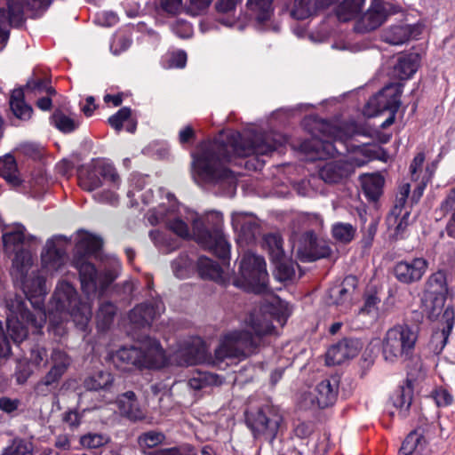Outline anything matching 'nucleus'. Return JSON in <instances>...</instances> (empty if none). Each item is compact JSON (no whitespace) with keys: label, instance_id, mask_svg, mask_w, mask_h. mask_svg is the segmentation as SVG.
Returning a JSON list of instances; mask_svg holds the SVG:
<instances>
[{"label":"nucleus","instance_id":"obj_1","mask_svg":"<svg viewBox=\"0 0 455 455\" xmlns=\"http://www.w3.org/2000/svg\"><path fill=\"white\" fill-rule=\"evenodd\" d=\"M262 311L251 313L246 321L252 332L234 331L225 334L213 355L208 354L207 347L201 338L191 337L167 357L159 341L148 337L139 346L121 347L115 354L114 360L140 370H161L166 366L188 367L196 364L220 368L224 364L223 367H229L254 353L261 338L274 332L275 328L267 314L283 325L291 314V307L284 300L273 296L271 301L263 306Z\"/></svg>","mask_w":455,"mask_h":455},{"label":"nucleus","instance_id":"obj_2","mask_svg":"<svg viewBox=\"0 0 455 455\" xmlns=\"http://www.w3.org/2000/svg\"><path fill=\"white\" fill-rule=\"evenodd\" d=\"M213 226L209 228L197 213L185 206L172 203L169 209L160 206L148 217L152 225L164 222L170 230L181 238L190 236L187 222H191L196 241L204 248L210 250L221 259V265L212 259L201 256L197 259V269L203 278L213 280L226 285L232 280L234 286L253 293H266L268 291V274L265 259L251 251H246L241 258L239 275L233 276L229 267L230 244L221 230L222 216L212 212Z\"/></svg>","mask_w":455,"mask_h":455},{"label":"nucleus","instance_id":"obj_3","mask_svg":"<svg viewBox=\"0 0 455 455\" xmlns=\"http://www.w3.org/2000/svg\"><path fill=\"white\" fill-rule=\"evenodd\" d=\"M26 228L16 224L3 234L4 250L15 253L12 259V275L19 283L26 298L34 307L30 312L25 300L20 295H9L5 299L7 332L14 344L20 345L28 335V329L39 332L46 322V313L44 310V299L47 294L45 280L30 271L34 264L31 252L20 249L27 239Z\"/></svg>","mask_w":455,"mask_h":455},{"label":"nucleus","instance_id":"obj_4","mask_svg":"<svg viewBox=\"0 0 455 455\" xmlns=\"http://www.w3.org/2000/svg\"><path fill=\"white\" fill-rule=\"evenodd\" d=\"M286 140L280 134L249 133L242 135L231 132L220 135L212 141L200 144L192 154V175L200 185H220L235 189L236 179L234 173L224 166L233 156L246 157L251 155H267L277 150Z\"/></svg>","mask_w":455,"mask_h":455},{"label":"nucleus","instance_id":"obj_5","mask_svg":"<svg viewBox=\"0 0 455 455\" xmlns=\"http://www.w3.org/2000/svg\"><path fill=\"white\" fill-rule=\"evenodd\" d=\"M76 252L73 265L78 270L81 286L87 299L95 297L116 278L119 268L118 261L113 262L111 269L99 274L94 266L87 259V256L96 252L101 246V239L91 233L81 230L76 235Z\"/></svg>","mask_w":455,"mask_h":455},{"label":"nucleus","instance_id":"obj_6","mask_svg":"<svg viewBox=\"0 0 455 455\" xmlns=\"http://www.w3.org/2000/svg\"><path fill=\"white\" fill-rule=\"evenodd\" d=\"M50 328L58 335L64 333L61 324L70 318L81 330H84L92 317V307L81 301L75 287L66 282L58 283L48 309Z\"/></svg>","mask_w":455,"mask_h":455},{"label":"nucleus","instance_id":"obj_7","mask_svg":"<svg viewBox=\"0 0 455 455\" xmlns=\"http://www.w3.org/2000/svg\"><path fill=\"white\" fill-rule=\"evenodd\" d=\"M379 157V148L375 145L358 147L354 155L347 159L325 163L319 168V176L326 183H338L347 179L355 167H361L369 161Z\"/></svg>","mask_w":455,"mask_h":455},{"label":"nucleus","instance_id":"obj_8","mask_svg":"<svg viewBox=\"0 0 455 455\" xmlns=\"http://www.w3.org/2000/svg\"><path fill=\"white\" fill-rule=\"evenodd\" d=\"M243 415L244 423L254 440L274 442L283 419L277 409L265 404L248 408Z\"/></svg>","mask_w":455,"mask_h":455},{"label":"nucleus","instance_id":"obj_9","mask_svg":"<svg viewBox=\"0 0 455 455\" xmlns=\"http://www.w3.org/2000/svg\"><path fill=\"white\" fill-rule=\"evenodd\" d=\"M0 0V49L9 38L10 27H20L24 19V9L37 13L45 11L51 0Z\"/></svg>","mask_w":455,"mask_h":455},{"label":"nucleus","instance_id":"obj_10","mask_svg":"<svg viewBox=\"0 0 455 455\" xmlns=\"http://www.w3.org/2000/svg\"><path fill=\"white\" fill-rule=\"evenodd\" d=\"M418 336L407 324L389 328L382 339L381 349L386 361L395 363L411 358Z\"/></svg>","mask_w":455,"mask_h":455},{"label":"nucleus","instance_id":"obj_11","mask_svg":"<svg viewBox=\"0 0 455 455\" xmlns=\"http://www.w3.org/2000/svg\"><path fill=\"white\" fill-rule=\"evenodd\" d=\"M101 179L108 181L113 188H118L120 178L112 164L96 163L92 165L84 166L79 170L78 183L86 191H93L101 186Z\"/></svg>","mask_w":455,"mask_h":455},{"label":"nucleus","instance_id":"obj_12","mask_svg":"<svg viewBox=\"0 0 455 455\" xmlns=\"http://www.w3.org/2000/svg\"><path fill=\"white\" fill-rule=\"evenodd\" d=\"M68 241L63 235L48 239L41 253L42 268L51 275L60 271L67 264L68 256L65 243Z\"/></svg>","mask_w":455,"mask_h":455},{"label":"nucleus","instance_id":"obj_13","mask_svg":"<svg viewBox=\"0 0 455 455\" xmlns=\"http://www.w3.org/2000/svg\"><path fill=\"white\" fill-rule=\"evenodd\" d=\"M329 132L331 133L330 140L329 138L321 139L313 137L311 140L305 141L302 144V148L306 151L315 153L313 159H323L328 156H334L339 151L337 144L347 148L346 141L347 135L343 133L339 129L335 127H329Z\"/></svg>","mask_w":455,"mask_h":455},{"label":"nucleus","instance_id":"obj_14","mask_svg":"<svg viewBox=\"0 0 455 455\" xmlns=\"http://www.w3.org/2000/svg\"><path fill=\"white\" fill-rule=\"evenodd\" d=\"M331 248L325 241L319 240L312 231L305 232L297 243V255L302 261H315L331 254Z\"/></svg>","mask_w":455,"mask_h":455},{"label":"nucleus","instance_id":"obj_15","mask_svg":"<svg viewBox=\"0 0 455 455\" xmlns=\"http://www.w3.org/2000/svg\"><path fill=\"white\" fill-rule=\"evenodd\" d=\"M402 92L403 88L400 84L395 83L385 86L369 100L367 107L373 108L369 114L378 115L386 110L397 112L401 104Z\"/></svg>","mask_w":455,"mask_h":455},{"label":"nucleus","instance_id":"obj_16","mask_svg":"<svg viewBox=\"0 0 455 455\" xmlns=\"http://www.w3.org/2000/svg\"><path fill=\"white\" fill-rule=\"evenodd\" d=\"M425 155L422 152L418 153L413 158L410 165V172L411 176V181L413 183V193L411 200L413 203H417L422 196L423 192L431 180L435 166L434 164L427 165L424 168Z\"/></svg>","mask_w":455,"mask_h":455},{"label":"nucleus","instance_id":"obj_17","mask_svg":"<svg viewBox=\"0 0 455 455\" xmlns=\"http://www.w3.org/2000/svg\"><path fill=\"white\" fill-rule=\"evenodd\" d=\"M428 268V261L417 257L398 261L394 267L395 277L402 283L411 284L419 282Z\"/></svg>","mask_w":455,"mask_h":455},{"label":"nucleus","instance_id":"obj_18","mask_svg":"<svg viewBox=\"0 0 455 455\" xmlns=\"http://www.w3.org/2000/svg\"><path fill=\"white\" fill-rule=\"evenodd\" d=\"M362 343L357 339H343L331 346L325 355L328 367L339 366L357 355Z\"/></svg>","mask_w":455,"mask_h":455},{"label":"nucleus","instance_id":"obj_19","mask_svg":"<svg viewBox=\"0 0 455 455\" xmlns=\"http://www.w3.org/2000/svg\"><path fill=\"white\" fill-rule=\"evenodd\" d=\"M387 12L380 0L371 2L367 11L355 21V31L369 33L379 28L387 18Z\"/></svg>","mask_w":455,"mask_h":455},{"label":"nucleus","instance_id":"obj_20","mask_svg":"<svg viewBox=\"0 0 455 455\" xmlns=\"http://www.w3.org/2000/svg\"><path fill=\"white\" fill-rule=\"evenodd\" d=\"M411 190L409 183L403 184L399 190L396 204L387 218L388 228H395V235L402 234L409 225L410 212L403 209Z\"/></svg>","mask_w":455,"mask_h":455},{"label":"nucleus","instance_id":"obj_21","mask_svg":"<svg viewBox=\"0 0 455 455\" xmlns=\"http://www.w3.org/2000/svg\"><path fill=\"white\" fill-rule=\"evenodd\" d=\"M421 32L422 27L419 24L400 23L384 29L381 38L389 44L400 45L417 38Z\"/></svg>","mask_w":455,"mask_h":455},{"label":"nucleus","instance_id":"obj_22","mask_svg":"<svg viewBox=\"0 0 455 455\" xmlns=\"http://www.w3.org/2000/svg\"><path fill=\"white\" fill-rule=\"evenodd\" d=\"M165 307L160 299H154L150 302L141 303L136 306L129 314L131 323L137 326L149 325L158 317Z\"/></svg>","mask_w":455,"mask_h":455},{"label":"nucleus","instance_id":"obj_23","mask_svg":"<svg viewBox=\"0 0 455 455\" xmlns=\"http://www.w3.org/2000/svg\"><path fill=\"white\" fill-rule=\"evenodd\" d=\"M340 378V374L336 371L330 379H325L315 386L313 391L316 395L319 408L325 409L336 403Z\"/></svg>","mask_w":455,"mask_h":455},{"label":"nucleus","instance_id":"obj_24","mask_svg":"<svg viewBox=\"0 0 455 455\" xmlns=\"http://www.w3.org/2000/svg\"><path fill=\"white\" fill-rule=\"evenodd\" d=\"M356 279L354 276H347L339 284L332 286L330 291V299L332 303L340 306L341 311L346 312L352 302V296L355 290Z\"/></svg>","mask_w":455,"mask_h":455},{"label":"nucleus","instance_id":"obj_25","mask_svg":"<svg viewBox=\"0 0 455 455\" xmlns=\"http://www.w3.org/2000/svg\"><path fill=\"white\" fill-rule=\"evenodd\" d=\"M413 397V380L408 376L390 396L394 407L399 410L402 419L407 417Z\"/></svg>","mask_w":455,"mask_h":455},{"label":"nucleus","instance_id":"obj_26","mask_svg":"<svg viewBox=\"0 0 455 455\" xmlns=\"http://www.w3.org/2000/svg\"><path fill=\"white\" fill-rule=\"evenodd\" d=\"M232 226L238 233V241L249 243L255 239L258 225L253 218L244 212L232 214Z\"/></svg>","mask_w":455,"mask_h":455},{"label":"nucleus","instance_id":"obj_27","mask_svg":"<svg viewBox=\"0 0 455 455\" xmlns=\"http://www.w3.org/2000/svg\"><path fill=\"white\" fill-rule=\"evenodd\" d=\"M116 405L121 415L132 421L142 420L145 418L133 391L120 394L116 398Z\"/></svg>","mask_w":455,"mask_h":455},{"label":"nucleus","instance_id":"obj_28","mask_svg":"<svg viewBox=\"0 0 455 455\" xmlns=\"http://www.w3.org/2000/svg\"><path fill=\"white\" fill-rule=\"evenodd\" d=\"M273 0H247V12L254 19L260 29H267L268 22L273 15Z\"/></svg>","mask_w":455,"mask_h":455},{"label":"nucleus","instance_id":"obj_29","mask_svg":"<svg viewBox=\"0 0 455 455\" xmlns=\"http://www.w3.org/2000/svg\"><path fill=\"white\" fill-rule=\"evenodd\" d=\"M225 378L212 371H196V376L189 379L188 385L195 391L209 393L213 387H220Z\"/></svg>","mask_w":455,"mask_h":455},{"label":"nucleus","instance_id":"obj_30","mask_svg":"<svg viewBox=\"0 0 455 455\" xmlns=\"http://www.w3.org/2000/svg\"><path fill=\"white\" fill-rule=\"evenodd\" d=\"M450 292L446 275L443 271H436L427 279L424 290L425 295L447 298Z\"/></svg>","mask_w":455,"mask_h":455},{"label":"nucleus","instance_id":"obj_31","mask_svg":"<svg viewBox=\"0 0 455 455\" xmlns=\"http://www.w3.org/2000/svg\"><path fill=\"white\" fill-rule=\"evenodd\" d=\"M365 196L376 201L382 194L384 178L379 173L363 174L360 178Z\"/></svg>","mask_w":455,"mask_h":455},{"label":"nucleus","instance_id":"obj_32","mask_svg":"<svg viewBox=\"0 0 455 455\" xmlns=\"http://www.w3.org/2000/svg\"><path fill=\"white\" fill-rule=\"evenodd\" d=\"M25 92L23 89L17 88L12 92L10 97V108L13 115L23 121L28 120L31 116L33 109L24 100Z\"/></svg>","mask_w":455,"mask_h":455},{"label":"nucleus","instance_id":"obj_33","mask_svg":"<svg viewBox=\"0 0 455 455\" xmlns=\"http://www.w3.org/2000/svg\"><path fill=\"white\" fill-rule=\"evenodd\" d=\"M0 176L14 188L21 184L17 163L13 156L7 154L0 157Z\"/></svg>","mask_w":455,"mask_h":455},{"label":"nucleus","instance_id":"obj_34","mask_svg":"<svg viewBox=\"0 0 455 455\" xmlns=\"http://www.w3.org/2000/svg\"><path fill=\"white\" fill-rule=\"evenodd\" d=\"M365 0H343L336 9V16L341 22H347L361 13Z\"/></svg>","mask_w":455,"mask_h":455},{"label":"nucleus","instance_id":"obj_35","mask_svg":"<svg viewBox=\"0 0 455 455\" xmlns=\"http://www.w3.org/2000/svg\"><path fill=\"white\" fill-rule=\"evenodd\" d=\"M113 382L114 377L111 371H94L84 380V385L86 390L100 391L109 389Z\"/></svg>","mask_w":455,"mask_h":455},{"label":"nucleus","instance_id":"obj_36","mask_svg":"<svg viewBox=\"0 0 455 455\" xmlns=\"http://www.w3.org/2000/svg\"><path fill=\"white\" fill-rule=\"evenodd\" d=\"M418 69L417 57L409 54L399 57L394 68V74L401 80L410 78Z\"/></svg>","mask_w":455,"mask_h":455},{"label":"nucleus","instance_id":"obj_37","mask_svg":"<svg viewBox=\"0 0 455 455\" xmlns=\"http://www.w3.org/2000/svg\"><path fill=\"white\" fill-rule=\"evenodd\" d=\"M109 124L117 132H120L124 123H127L125 129L132 133L136 130V123L131 119V109L129 108H122L115 115L108 118Z\"/></svg>","mask_w":455,"mask_h":455},{"label":"nucleus","instance_id":"obj_38","mask_svg":"<svg viewBox=\"0 0 455 455\" xmlns=\"http://www.w3.org/2000/svg\"><path fill=\"white\" fill-rule=\"evenodd\" d=\"M447 298L427 296L424 294L422 311L430 320L436 319L443 310Z\"/></svg>","mask_w":455,"mask_h":455},{"label":"nucleus","instance_id":"obj_39","mask_svg":"<svg viewBox=\"0 0 455 455\" xmlns=\"http://www.w3.org/2000/svg\"><path fill=\"white\" fill-rule=\"evenodd\" d=\"M275 265L274 275L281 282L289 281L295 275L294 262L285 256L272 260Z\"/></svg>","mask_w":455,"mask_h":455},{"label":"nucleus","instance_id":"obj_40","mask_svg":"<svg viewBox=\"0 0 455 455\" xmlns=\"http://www.w3.org/2000/svg\"><path fill=\"white\" fill-rule=\"evenodd\" d=\"M51 122L58 130L65 133L75 131L79 125L76 120L60 110L54 111L51 117Z\"/></svg>","mask_w":455,"mask_h":455},{"label":"nucleus","instance_id":"obj_41","mask_svg":"<svg viewBox=\"0 0 455 455\" xmlns=\"http://www.w3.org/2000/svg\"><path fill=\"white\" fill-rule=\"evenodd\" d=\"M110 437L106 434L92 433L89 432L80 436L79 443L85 449H99L108 443H110Z\"/></svg>","mask_w":455,"mask_h":455},{"label":"nucleus","instance_id":"obj_42","mask_svg":"<svg viewBox=\"0 0 455 455\" xmlns=\"http://www.w3.org/2000/svg\"><path fill=\"white\" fill-rule=\"evenodd\" d=\"M424 435L417 430H412L402 443L398 455H416Z\"/></svg>","mask_w":455,"mask_h":455},{"label":"nucleus","instance_id":"obj_43","mask_svg":"<svg viewBox=\"0 0 455 455\" xmlns=\"http://www.w3.org/2000/svg\"><path fill=\"white\" fill-rule=\"evenodd\" d=\"M356 229L349 223L338 222L332 226L331 233L335 240L342 243H350Z\"/></svg>","mask_w":455,"mask_h":455},{"label":"nucleus","instance_id":"obj_44","mask_svg":"<svg viewBox=\"0 0 455 455\" xmlns=\"http://www.w3.org/2000/svg\"><path fill=\"white\" fill-rule=\"evenodd\" d=\"M172 267L178 278H186L193 269V260L187 254H181L173 260Z\"/></svg>","mask_w":455,"mask_h":455},{"label":"nucleus","instance_id":"obj_45","mask_svg":"<svg viewBox=\"0 0 455 455\" xmlns=\"http://www.w3.org/2000/svg\"><path fill=\"white\" fill-rule=\"evenodd\" d=\"M380 303V299L374 295L371 294L365 298L364 304L363 307L360 309V315H365L370 317L371 322H375L379 317V304Z\"/></svg>","mask_w":455,"mask_h":455},{"label":"nucleus","instance_id":"obj_46","mask_svg":"<svg viewBox=\"0 0 455 455\" xmlns=\"http://www.w3.org/2000/svg\"><path fill=\"white\" fill-rule=\"evenodd\" d=\"M3 451L9 455H34L32 443L21 438L13 439Z\"/></svg>","mask_w":455,"mask_h":455},{"label":"nucleus","instance_id":"obj_47","mask_svg":"<svg viewBox=\"0 0 455 455\" xmlns=\"http://www.w3.org/2000/svg\"><path fill=\"white\" fill-rule=\"evenodd\" d=\"M264 242L269 251L272 260L278 259L280 257L284 256L283 250V239L279 235H267L264 238Z\"/></svg>","mask_w":455,"mask_h":455},{"label":"nucleus","instance_id":"obj_48","mask_svg":"<svg viewBox=\"0 0 455 455\" xmlns=\"http://www.w3.org/2000/svg\"><path fill=\"white\" fill-rule=\"evenodd\" d=\"M116 314V307L110 302L102 303L97 314L98 324L101 329H106L111 323Z\"/></svg>","mask_w":455,"mask_h":455},{"label":"nucleus","instance_id":"obj_49","mask_svg":"<svg viewBox=\"0 0 455 455\" xmlns=\"http://www.w3.org/2000/svg\"><path fill=\"white\" fill-rule=\"evenodd\" d=\"M62 373L63 371H47L44 378L36 384L35 387L36 392L39 395H45L51 390L50 387L58 383Z\"/></svg>","mask_w":455,"mask_h":455},{"label":"nucleus","instance_id":"obj_50","mask_svg":"<svg viewBox=\"0 0 455 455\" xmlns=\"http://www.w3.org/2000/svg\"><path fill=\"white\" fill-rule=\"evenodd\" d=\"M314 12L310 5V0H294L291 14L297 20H305Z\"/></svg>","mask_w":455,"mask_h":455},{"label":"nucleus","instance_id":"obj_51","mask_svg":"<svg viewBox=\"0 0 455 455\" xmlns=\"http://www.w3.org/2000/svg\"><path fill=\"white\" fill-rule=\"evenodd\" d=\"M299 221H301L305 227L310 228L309 231L313 233L321 230L323 226V220L316 213H302L299 216Z\"/></svg>","mask_w":455,"mask_h":455},{"label":"nucleus","instance_id":"obj_52","mask_svg":"<svg viewBox=\"0 0 455 455\" xmlns=\"http://www.w3.org/2000/svg\"><path fill=\"white\" fill-rule=\"evenodd\" d=\"M431 396L438 407H448L453 403V396L442 387H435L431 392Z\"/></svg>","mask_w":455,"mask_h":455},{"label":"nucleus","instance_id":"obj_53","mask_svg":"<svg viewBox=\"0 0 455 455\" xmlns=\"http://www.w3.org/2000/svg\"><path fill=\"white\" fill-rule=\"evenodd\" d=\"M132 44L131 38L124 34H116L110 44V50L115 54H120L126 51Z\"/></svg>","mask_w":455,"mask_h":455},{"label":"nucleus","instance_id":"obj_54","mask_svg":"<svg viewBox=\"0 0 455 455\" xmlns=\"http://www.w3.org/2000/svg\"><path fill=\"white\" fill-rule=\"evenodd\" d=\"M165 435L164 433L157 431H148L143 433L140 436V443L148 448H153L163 443Z\"/></svg>","mask_w":455,"mask_h":455},{"label":"nucleus","instance_id":"obj_55","mask_svg":"<svg viewBox=\"0 0 455 455\" xmlns=\"http://www.w3.org/2000/svg\"><path fill=\"white\" fill-rule=\"evenodd\" d=\"M52 366L51 370H66L70 366L69 356L60 349H54L51 357Z\"/></svg>","mask_w":455,"mask_h":455},{"label":"nucleus","instance_id":"obj_56","mask_svg":"<svg viewBox=\"0 0 455 455\" xmlns=\"http://www.w3.org/2000/svg\"><path fill=\"white\" fill-rule=\"evenodd\" d=\"M317 398L314 391L301 394L298 402V407L302 411H315L318 407Z\"/></svg>","mask_w":455,"mask_h":455},{"label":"nucleus","instance_id":"obj_57","mask_svg":"<svg viewBox=\"0 0 455 455\" xmlns=\"http://www.w3.org/2000/svg\"><path fill=\"white\" fill-rule=\"evenodd\" d=\"M84 417L83 412H79L77 409H68L62 414V421L67 424L71 430L79 427Z\"/></svg>","mask_w":455,"mask_h":455},{"label":"nucleus","instance_id":"obj_58","mask_svg":"<svg viewBox=\"0 0 455 455\" xmlns=\"http://www.w3.org/2000/svg\"><path fill=\"white\" fill-rule=\"evenodd\" d=\"M26 92H35V94L42 93L45 92L48 95H52L55 93V91L52 87H51L47 82L37 79V80H31L28 81L26 84L25 88Z\"/></svg>","mask_w":455,"mask_h":455},{"label":"nucleus","instance_id":"obj_59","mask_svg":"<svg viewBox=\"0 0 455 455\" xmlns=\"http://www.w3.org/2000/svg\"><path fill=\"white\" fill-rule=\"evenodd\" d=\"M172 30L180 38H188L193 33L191 25L184 20H177L173 23L172 25Z\"/></svg>","mask_w":455,"mask_h":455},{"label":"nucleus","instance_id":"obj_60","mask_svg":"<svg viewBox=\"0 0 455 455\" xmlns=\"http://www.w3.org/2000/svg\"><path fill=\"white\" fill-rule=\"evenodd\" d=\"M11 343L4 331L3 323L0 321V357L7 358L11 355Z\"/></svg>","mask_w":455,"mask_h":455},{"label":"nucleus","instance_id":"obj_61","mask_svg":"<svg viewBox=\"0 0 455 455\" xmlns=\"http://www.w3.org/2000/svg\"><path fill=\"white\" fill-rule=\"evenodd\" d=\"M443 318L445 321L446 326L443 330V336L444 338V341H446L450 332L451 331L454 324V310L452 307H446L443 311Z\"/></svg>","mask_w":455,"mask_h":455},{"label":"nucleus","instance_id":"obj_62","mask_svg":"<svg viewBox=\"0 0 455 455\" xmlns=\"http://www.w3.org/2000/svg\"><path fill=\"white\" fill-rule=\"evenodd\" d=\"M187 54L185 52L180 51L173 52L169 57L168 68H182L186 66Z\"/></svg>","mask_w":455,"mask_h":455},{"label":"nucleus","instance_id":"obj_63","mask_svg":"<svg viewBox=\"0 0 455 455\" xmlns=\"http://www.w3.org/2000/svg\"><path fill=\"white\" fill-rule=\"evenodd\" d=\"M95 20L101 26L110 27L117 22L118 18L114 12H102L97 14Z\"/></svg>","mask_w":455,"mask_h":455},{"label":"nucleus","instance_id":"obj_64","mask_svg":"<svg viewBox=\"0 0 455 455\" xmlns=\"http://www.w3.org/2000/svg\"><path fill=\"white\" fill-rule=\"evenodd\" d=\"M20 405L19 399H12L7 396L0 397V410L5 413H12L18 409Z\"/></svg>","mask_w":455,"mask_h":455}]
</instances>
